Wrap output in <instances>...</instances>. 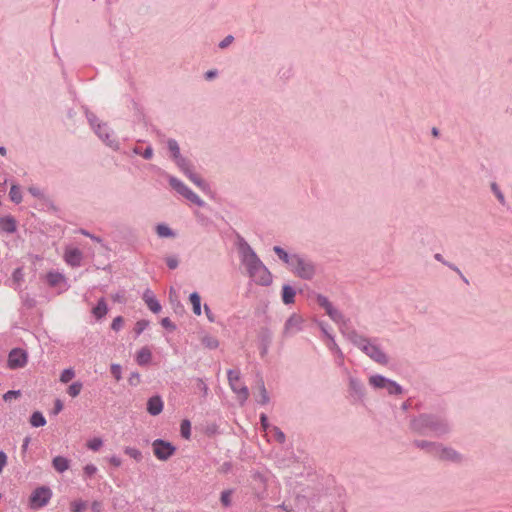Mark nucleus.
Instances as JSON below:
<instances>
[{
  "label": "nucleus",
  "instance_id": "nucleus-1",
  "mask_svg": "<svg viewBox=\"0 0 512 512\" xmlns=\"http://www.w3.org/2000/svg\"><path fill=\"white\" fill-rule=\"evenodd\" d=\"M242 262L245 265L249 276L259 285H269L272 282L270 271L263 265L255 252L249 247L241 249Z\"/></svg>",
  "mask_w": 512,
  "mask_h": 512
},
{
  "label": "nucleus",
  "instance_id": "nucleus-2",
  "mask_svg": "<svg viewBox=\"0 0 512 512\" xmlns=\"http://www.w3.org/2000/svg\"><path fill=\"white\" fill-rule=\"evenodd\" d=\"M354 342L363 352L376 362L381 364H385L387 362L386 356L382 351L377 346L369 343L366 339L357 338Z\"/></svg>",
  "mask_w": 512,
  "mask_h": 512
},
{
  "label": "nucleus",
  "instance_id": "nucleus-3",
  "mask_svg": "<svg viewBox=\"0 0 512 512\" xmlns=\"http://www.w3.org/2000/svg\"><path fill=\"white\" fill-rule=\"evenodd\" d=\"M228 380L231 389L237 394L241 404H243L249 397L247 387L240 381V376L237 371L230 370L228 372Z\"/></svg>",
  "mask_w": 512,
  "mask_h": 512
},
{
  "label": "nucleus",
  "instance_id": "nucleus-4",
  "mask_svg": "<svg viewBox=\"0 0 512 512\" xmlns=\"http://www.w3.org/2000/svg\"><path fill=\"white\" fill-rule=\"evenodd\" d=\"M152 448L155 457L161 461L168 460L176 451L174 445L161 439L153 441Z\"/></svg>",
  "mask_w": 512,
  "mask_h": 512
},
{
  "label": "nucleus",
  "instance_id": "nucleus-5",
  "mask_svg": "<svg viewBox=\"0 0 512 512\" xmlns=\"http://www.w3.org/2000/svg\"><path fill=\"white\" fill-rule=\"evenodd\" d=\"M52 491L48 487H39L30 496V506L33 509L45 506L51 499Z\"/></svg>",
  "mask_w": 512,
  "mask_h": 512
},
{
  "label": "nucleus",
  "instance_id": "nucleus-6",
  "mask_svg": "<svg viewBox=\"0 0 512 512\" xmlns=\"http://www.w3.org/2000/svg\"><path fill=\"white\" fill-rule=\"evenodd\" d=\"M290 269L299 277L307 279L311 278L314 273L313 266L299 256L293 259Z\"/></svg>",
  "mask_w": 512,
  "mask_h": 512
},
{
  "label": "nucleus",
  "instance_id": "nucleus-7",
  "mask_svg": "<svg viewBox=\"0 0 512 512\" xmlns=\"http://www.w3.org/2000/svg\"><path fill=\"white\" fill-rule=\"evenodd\" d=\"M27 353L22 349H13L8 356V367L10 369L22 368L27 364Z\"/></svg>",
  "mask_w": 512,
  "mask_h": 512
},
{
  "label": "nucleus",
  "instance_id": "nucleus-8",
  "mask_svg": "<svg viewBox=\"0 0 512 512\" xmlns=\"http://www.w3.org/2000/svg\"><path fill=\"white\" fill-rule=\"evenodd\" d=\"M317 303L326 310V313L331 317L332 320L335 322L342 320L341 313L332 307V304L326 297L321 295L317 296Z\"/></svg>",
  "mask_w": 512,
  "mask_h": 512
},
{
  "label": "nucleus",
  "instance_id": "nucleus-9",
  "mask_svg": "<svg viewBox=\"0 0 512 512\" xmlns=\"http://www.w3.org/2000/svg\"><path fill=\"white\" fill-rule=\"evenodd\" d=\"M64 259L67 264L73 267L79 266L82 260V253L77 248L69 247L65 250Z\"/></svg>",
  "mask_w": 512,
  "mask_h": 512
},
{
  "label": "nucleus",
  "instance_id": "nucleus-10",
  "mask_svg": "<svg viewBox=\"0 0 512 512\" xmlns=\"http://www.w3.org/2000/svg\"><path fill=\"white\" fill-rule=\"evenodd\" d=\"M163 410V401L159 396L151 397L147 402V411L156 416L160 414Z\"/></svg>",
  "mask_w": 512,
  "mask_h": 512
},
{
  "label": "nucleus",
  "instance_id": "nucleus-11",
  "mask_svg": "<svg viewBox=\"0 0 512 512\" xmlns=\"http://www.w3.org/2000/svg\"><path fill=\"white\" fill-rule=\"evenodd\" d=\"M0 229L7 233H14L17 230V222L12 216L1 217Z\"/></svg>",
  "mask_w": 512,
  "mask_h": 512
},
{
  "label": "nucleus",
  "instance_id": "nucleus-12",
  "mask_svg": "<svg viewBox=\"0 0 512 512\" xmlns=\"http://www.w3.org/2000/svg\"><path fill=\"white\" fill-rule=\"evenodd\" d=\"M143 299L152 312L158 313L161 310V305L150 290L144 292Z\"/></svg>",
  "mask_w": 512,
  "mask_h": 512
},
{
  "label": "nucleus",
  "instance_id": "nucleus-13",
  "mask_svg": "<svg viewBox=\"0 0 512 512\" xmlns=\"http://www.w3.org/2000/svg\"><path fill=\"white\" fill-rule=\"evenodd\" d=\"M46 281L51 287H58L65 284V277L59 272H49L46 275Z\"/></svg>",
  "mask_w": 512,
  "mask_h": 512
},
{
  "label": "nucleus",
  "instance_id": "nucleus-14",
  "mask_svg": "<svg viewBox=\"0 0 512 512\" xmlns=\"http://www.w3.org/2000/svg\"><path fill=\"white\" fill-rule=\"evenodd\" d=\"M52 466L57 472L63 473L69 469L70 461L63 456H56L52 460Z\"/></svg>",
  "mask_w": 512,
  "mask_h": 512
},
{
  "label": "nucleus",
  "instance_id": "nucleus-15",
  "mask_svg": "<svg viewBox=\"0 0 512 512\" xmlns=\"http://www.w3.org/2000/svg\"><path fill=\"white\" fill-rule=\"evenodd\" d=\"M152 354L147 347L140 349L136 355V362L139 365H146L151 361Z\"/></svg>",
  "mask_w": 512,
  "mask_h": 512
},
{
  "label": "nucleus",
  "instance_id": "nucleus-16",
  "mask_svg": "<svg viewBox=\"0 0 512 512\" xmlns=\"http://www.w3.org/2000/svg\"><path fill=\"white\" fill-rule=\"evenodd\" d=\"M388 382L389 379H386L381 375H373L369 378V383L375 388H386Z\"/></svg>",
  "mask_w": 512,
  "mask_h": 512
},
{
  "label": "nucleus",
  "instance_id": "nucleus-17",
  "mask_svg": "<svg viewBox=\"0 0 512 512\" xmlns=\"http://www.w3.org/2000/svg\"><path fill=\"white\" fill-rule=\"evenodd\" d=\"M30 424L33 427H43L46 425V419L41 412H34L30 417Z\"/></svg>",
  "mask_w": 512,
  "mask_h": 512
},
{
  "label": "nucleus",
  "instance_id": "nucleus-18",
  "mask_svg": "<svg viewBox=\"0 0 512 512\" xmlns=\"http://www.w3.org/2000/svg\"><path fill=\"white\" fill-rule=\"evenodd\" d=\"M295 291L292 287L285 285L282 291V299L285 304H291L294 302Z\"/></svg>",
  "mask_w": 512,
  "mask_h": 512
},
{
  "label": "nucleus",
  "instance_id": "nucleus-19",
  "mask_svg": "<svg viewBox=\"0 0 512 512\" xmlns=\"http://www.w3.org/2000/svg\"><path fill=\"white\" fill-rule=\"evenodd\" d=\"M274 251H275V253L279 256V258H280L281 260H283L286 264H288V265H289V267H291V266H292L293 259L298 257V256H296V255L289 256V255L287 254V252H286V251H284V250H283L282 248H280L279 246H275V247H274Z\"/></svg>",
  "mask_w": 512,
  "mask_h": 512
},
{
  "label": "nucleus",
  "instance_id": "nucleus-20",
  "mask_svg": "<svg viewBox=\"0 0 512 512\" xmlns=\"http://www.w3.org/2000/svg\"><path fill=\"white\" fill-rule=\"evenodd\" d=\"M190 302L193 307V312L195 315H201V298L198 293L194 292L190 295Z\"/></svg>",
  "mask_w": 512,
  "mask_h": 512
},
{
  "label": "nucleus",
  "instance_id": "nucleus-21",
  "mask_svg": "<svg viewBox=\"0 0 512 512\" xmlns=\"http://www.w3.org/2000/svg\"><path fill=\"white\" fill-rule=\"evenodd\" d=\"M168 147L169 150L173 153V157L177 161V164L179 166H182L183 159L179 156V146L175 140H169L168 141Z\"/></svg>",
  "mask_w": 512,
  "mask_h": 512
},
{
  "label": "nucleus",
  "instance_id": "nucleus-22",
  "mask_svg": "<svg viewBox=\"0 0 512 512\" xmlns=\"http://www.w3.org/2000/svg\"><path fill=\"white\" fill-rule=\"evenodd\" d=\"M107 313V305L104 300H100L97 306L93 309V314L96 318L100 319Z\"/></svg>",
  "mask_w": 512,
  "mask_h": 512
},
{
  "label": "nucleus",
  "instance_id": "nucleus-23",
  "mask_svg": "<svg viewBox=\"0 0 512 512\" xmlns=\"http://www.w3.org/2000/svg\"><path fill=\"white\" fill-rule=\"evenodd\" d=\"M440 458L455 461L459 459V455L454 450L443 448L440 450Z\"/></svg>",
  "mask_w": 512,
  "mask_h": 512
},
{
  "label": "nucleus",
  "instance_id": "nucleus-24",
  "mask_svg": "<svg viewBox=\"0 0 512 512\" xmlns=\"http://www.w3.org/2000/svg\"><path fill=\"white\" fill-rule=\"evenodd\" d=\"M267 434H269L271 437H273L279 443H283L285 440L284 433L279 428H277L275 426H272L270 428L269 432H267Z\"/></svg>",
  "mask_w": 512,
  "mask_h": 512
},
{
  "label": "nucleus",
  "instance_id": "nucleus-25",
  "mask_svg": "<svg viewBox=\"0 0 512 512\" xmlns=\"http://www.w3.org/2000/svg\"><path fill=\"white\" fill-rule=\"evenodd\" d=\"M170 184L175 190H177L183 196H185V194H187V192L190 190L182 182L175 178H172L170 180Z\"/></svg>",
  "mask_w": 512,
  "mask_h": 512
},
{
  "label": "nucleus",
  "instance_id": "nucleus-26",
  "mask_svg": "<svg viewBox=\"0 0 512 512\" xmlns=\"http://www.w3.org/2000/svg\"><path fill=\"white\" fill-rule=\"evenodd\" d=\"M9 196H10V199L17 204L22 201L21 191L17 185L11 186Z\"/></svg>",
  "mask_w": 512,
  "mask_h": 512
},
{
  "label": "nucleus",
  "instance_id": "nucleus-27",
  "mask_svg": "<svg viewBox=\"0 0 512 512\" xmlns=\"http://www.w3.org/2000/svg\"><path fill=\"white\" fill-rule=\"evenodd\" d=\"M82 388H83L82 383H81V382H79V381H77V382L72 383V384L68 387V389H67V393H68L71 397L75 398V397H77V396L80 394V392H81Z\"/></svg>",
  "mask_w": 512,
  "mask_h": 512
},
{
  "label": "nucleus",
  "instance_id": "nucleus-28",
  "mask_svg": "<svg viewBox=\"0 0 512 512\" xmlns=\"http://www.w3.org/2000/svg\"><path fill=\"white\" fill-rule=\"evenodd\" d=\"M86 446L88 449L92 451H98L103 446V441L101 438L95 437L86 442Z\"/></svg>",
  "mask_w": 512,
  "mask_h": 512
},
{
  "label": "nucleus",
  "instance_id": "nucleus-29",
  "mask_svg": "<svg viewBox=\"0 0 512 512\" xmlns=\"http://www.w3.org/2000/svg\"><path fill=\"white\" fill-rule=\"evenodd\" d=\"M180 432L183 438L189 439L191 436V423L189 420H183L180 425Z\"/></svg>",
  "mask_w": 512,
  "mask_h": 512
},
{
  "label": "nucleus",
  "instance_id": "nucleus-30",
  "mask_svg": "<svg viewBox=\"0 0 512 512\" xmlns=\"http://www.w3.org/2000/svg\"><path fill=\"white\" fill-rule=\"evenodd\" d=\"M86 508L87 504L82 500H74L70 503L71 512H84Z\"/></svg>",
  "mask_w": 512,
  "mask_h": 512
},
{
  "label": "nucleus",
  "instance_id": "nucleus-31",
  "mask_svg": "<svg viewBox=\"0 0 512 512\" xmlns=\"http://www.w3.org/2000/svg\"><path fill=\"white\" fill-rule=\"evenodd\" d=\"M75 377V371L72 368L64 369L60 374V381L68 383Z\"/></svg>",
  "mask_w": 512,
  "mask_h": 512
},
{
  "label": "nucleus",
  "instance_id": "nucleus-32",
  "mask_svg": "<svg viewBox=\"0 0 512 512\" xmlns=\"http://www.w3.org/2000/svg\"><path fill=\"white\" fill-rule=\"evenodd\" d=\"M257 401L261 404H266L269 401V397L267 395V391L265 389L263 382L259 383V395Z\"/></svg>",
  "mask_w": 512,
  "mask_h": 512
},
{
  "label": "nucleus",
  "instance_id": "nucleus-33",
  "mask_svg": "<svg viewBox=\"0 0 512 512\" xmlns=\"http://www.w3.org/2000/svg\"><path fill=\"white\" fill-rule=\"evenodd\" d=\"M124 453L136 461H140L142 459V453L136 448L126 447L124 449Z\"/></svg>",
  "mask_w": 512,
  "mask_h": 512
},
{
  "label": "nucleus",
  "instance_id": "nucleus-34",
  "mask_svg": "<svg viewBox=\"0 0 512 512\" xmlns=\"http://www.w3.org/2000/svg\"><path fill=\"white\" fill-rule=\"evenodd\" d=\"M202 343L203 345H205L206 347L210 348V349H215L218 347V341L216 338L214 337H211V336H205L202 338Z\"/></svg>",
  "mask_w": 512,
  "mask_h": 512
},
{
  "label": "nucleus",
  "instance_id": "nucleus-35",
  "mask_svg": "<svg viewBox=\"0 0 512 512\" xmlns=\"http://www.w3.org/2000/svg\"><path fill=\"white\" fill-rule=\"evenodd\" d=\"M385 389H387L389 394H400L402 392L401 387L396 382L391 380H389Z\"/></svg>",
  "mask_w": 512,
  "mask_h": 512
},
{
  "label": "nucleus",
  "instance_id": "nucleus-36",
  "mask_svg": "<svg viewBox=\"0 0 512 512\" xmlns=\"http://www.w3.org/2000/svg\"><path fill=\"white\" fill-rule=\"evenodd\" d=\"M97 471H98L97 467L93 464H87L83 468V474L85 477H88V478L94 476L97 473Z\"/></svg>",
  "mask_w": 512,
  "mask_h": 512
},
{
  "label": "nucleus",
  "instance_id": "nucleus-37",
  "mask_svg": "<svg viewBox=\"0 0 512 512\" xmlns=\"http://www.w3.org/2000/svg\"><path fill=\"white\" fill-rule=\"evenodd\" d=\"M21 396V392L19 390H10L3 395L4 401H11L12 399H17Z\"/></svg>",
  "mask_w": 512,
  "mask_h": 512
},
{
  "label": "nucleus",
  "instance_id": "nucleus-38",
  "mask_svg": "<svg viewBox=\"0 0 512 512\" xmlns=\"http://www.w3.org/2000/svg\"><path fill=\"white\" fill-rule=\"evenodd\" d=\"M185 198H187L189 201H191L192 203H195L197 205H202L203 204V201L199 198V196H197L194 192H192L191 190H189L187 192V194H185L184 196Z\"/></svg>",
  "mask_w": 512,
  "mask_h": 512
},
{
  "label": "nucleus",
  "instance_id": "nucleus-39",
  "mask_svg": "<svg viewBox=\"0 0 512 512\" xmlns=\"http://www.w3.org/2000/svg\"><path fill=\"white\" fill-rule=\"evenodd\" d=\"M231 495H232V491L231 490H226V491H223L222 494H221V502L224 506H229L231 504Z\"/></svg>",
  "mask_w": 512,
  "mask_h": 512
},
{
  "label": "nucleus",
  "instance_id": "nucleus-40",
  "mask_svg": "<svg viewBox=\"0 0 512 512\" xmlns=\"http://www.w3.org/2000/svg\"><path fill=\"white\" fill-rule=\"evenodd\" d=\"M157 233L161 237H168L172 235V232L169 227L165 225H158L157 226Z\"/></svg>",
  "mask_w": 512,
  "mask_h": 512
},
{
  "label": "nucleus",
  "instance_id": "nucleus-41",
  "mask_svg": "<svg viewBox=\"0 0 512 512\" xmlns=\"http://www.w3.org/2000/svg\"><path fill=\"white\" fill-rule=\"evenodd\" d=\"M148 326V322L145 320H140L135 324L134 331L136 335H140Z\"/></svg>",
  "mask_w": 512,
  "mask_h": 512
},
{
  "label": "nucleus",
  "instance_id": "nucleus-42",
  "mask_svg": "<svg viewBox=\"0 0 512 512\" xmlns=\"http://www.w3.org/2000/svg\"><path fill=\"white\" fill-rule=\"evenodd\" d=\"M111 374L114 376L116 381H119L122 377L121 366L118 364L111 365Z\"/></svg>",
  "mask_w": 512,
  "mask_h": 512
},
{
  "label": "nucleus",
  "instance_id": "nucleus-43",
  "mask_svg": "<svg viewBox=\"0 0 512 512\" xmlns=\"http://www.w3.org/2000/svg\"><path fill=\"white\" fill-rule=\"evenodd\" d=\"M124 320L121 316L116 317L112 322V329L115 331H119L123 326Z\"/></svg>",
  "mask_w": 512,
  "mask_h": 512
},
{
  "label": "nucleus",
  "instance_id": "nucleus-44",
  "mask_svg": "<svg viewBox=\"0 0 512 512\" xmlns=\"http://www.w3.org/2000/svg\"><path fill=\"white\" fill-rule=\"evenodd\" d=\"M128 382L132 386H136L140 383V375L138 373H131L128 378Z\"/></svg>",
  "mask_w": 512,
  "mask_h": 512
},
{
  "label": "nucleus",
  "instance_id": "nucleus-45",
  "mask_svg": "<svg viewBox=\"0 0 512 512\" xmlns=\"http://www.w3.org/2000/svg\"><path fill=\"white\" fill-rule=\"evenodd\" d=\"M260 420H261V425H262L263 430H264L266 433H267V432H269V430H270V428H271L272 426H270V425L268 424V418H267V416H266L265 414H261V416H260Z\"/></svg>",
  "mask_w": 512,
  "mask_h": 512
},
{
  "label": "nucleus",
  "instance_id": "nucleus-46",
  "mask_svg": "<svg viewBox=\"0 0 512 512\" xmlns=\"http://www.w3.org/2000/svg\"><path fill=\"white\" fill-rule=\"evenodd\" d=\"M8 457L4 451H0V474L3 472L4 467L7 465Z\"/></svg>",
  "mask_w": 512,
  "mask_h": 512
},
{
  "label": "nucleus",
  "instance_id": "nucleus-47",
  "mask_svg": "<svg viewBox=\"0 0 512 512\" xmlns=\"http://www.w3.org/2000/svg\"><path fill=\"white\" fill-rule=\"evenodd\" d=\"M161 324L165 328H168V329H171V330L175 329V325L171 322V320L169 318H163L162 321H161Z\"/></svg>",
  "mask_w": 512,
  "mask_h": 512
},
{
  "label": "nucleus",
  "instance_id": "nucleus-48",
  "mask_svg": "<svg viewBox=\"0 0 512 512\" xmlns=\"http://www.w3.org/2000/svg\"><path fill=\"white\" fill-rule=\"evenodd\" d=\"M108 461H109V463H110L111 465H113V466H115V467H119V466H121V464H122L121 459H120L119 457H117V456H112V457H110V458L108 459Z\"/></svg>",
  "mask_w": 512,
  "mask_h": 512
},
{
  "label": "nucleus",
  "instance_id": "nucleus-49",
  "mask_svg": "<svg viewBox=\"0 0 512 512\" xmlns=\"http://www.w3.org/2000/svg\"><path fill=\"white\" fill-rule=\"evenodd\" d=\"M91 509L93 512H102V503L99 501H94L91 504Z\"/></svg>",
  "mask_w": 512,
  "mask_h": 512
},
{
  "label": "nucleus",
  "instance_id": "nucleus-50",
  "mask_svg": "<svg viewBox=\"0 0 512 512\" xmlns=\"http://www.w3.org/2000/svg\"><path fill=\"white\" fill-rule=\"evenodd\" d=\"M492 189H493L494 193L496 194L497 198L499 199V201L503 203L504 202V196L499 191V189L497 188L496 184L492 185Z\"/></svg>",
  "mask_w": 512,
  "mask_h": 512
},
{
  "label": "nucleus",
  "instance_id": "nucleus-51",
  "mask_svg": "<svg viewBox=\"0 0 512 512\" xmlns=\"http://www.w3.org/2000/svg\"><path fill=\"white\" fill-rule=\"evenodd\" d=\"M233 41V37L232 36H227L223 41H221V43L219 44V46L221 48H225L227 47L228 45H230Z\"/></svg>",
  "mask_w": 512,
  "mask_h": 512
},
{
  "label": "nucleus",
  "instance_id": "nucleus-52",
  "mask_svg": "<svg viewBox=\"0 0 512 512\" xmlns=\"http://www.w3.org/2000/svg\"><path fill=\"white\" fill-rule=\"evenodd\" d=\"M63 409V403L58 399L55 401V405H54V414H58L59 412H61Z\"/></svg>",
  "mask_w": 512,
  "mask_h": 512
},
{
  "label": "nucleus",
  "instance_id": "nucleus-53",
  "mask_svg": "<svg viewBox=\"0 0 512 512\" xmlns=\"http://www.w3.org/2000/svg\"><path fill=\"white\" fill-rule=\"evenodd\" d=\"M167 265L170 269H175L178 266V261L175 258H168Z\"/></svg>",
  "mask_w": 512,
  "mask_h": 512
},
{
  "label": "nucleus",
  "instance_id": "nucleus-54",
  "mask_svg": "<svg viewBox=\"0 0 512 512\" xmlns=\"http://www.w3.org/2000/svg\"><path fill=\"white\" fill-rule=\"evenodd\" d=\"M152 155H153L152 148L151 147L146 148V150H145V152L143 154L144 158L150 159L152 157Z\"/></svg>",
  "mask_w": 512,
  "mask_h": 512
},
{
  "label": "nucleus",
  "instance_id": "nucleus-55",
  "mask_svg": "<svg viewBox=\"0 0 512 512\" xmlns=\"http://www.w3.org/2000/svg\"><path fill=\"white\" fill-rule=\"evenodd\" d=\"M190 179L199 187L203 186V182L196 176H191Z\"/></svg>",
  "mask_w": 512,
  "mask_h": 512
},
{
  "label": "nucleus",
  "instance_id": "nucleus-56",
  "mask_svg": "<svg viewBox=\"0 0 512 512\" xmlns=\"http://www.w3.org/2000/svg\"><path fill=\"white\" fill-rule=\"evenodd\" d=\"M30 443V438L29 437H26L23 441V444H22V451L25 452L28 448V445Z\"/></svg>",
  "mask_w": 512,
  "mask_h": 512
},
{
  "label": "nucleus",
  "instance_id": "nucleus-57",
  "mask_svg": "<svg viewBox=\"0 0 512 512\" xmlns=\"http://www.w3.org/2000/svg\"><path fill=\"white\" fill-rule=\"evenodd\" d=\"M29 192L34 196H40V191L37 188L31 187L29 188Z\"/></svg>",
  "mask_w": 512,
  "mask_h": 512
},
{
  "label": "nucleus",
  "instance_id": "nucleus-58",
  "mask_svg": "<svg viewBox=\"0 0 512 512\" xmlns=\"http://www.w3.org/2000/svg\"><path fill=\"white\" fill-rule=\"evenodd\" d=\"M204 309H205V312H206V314H207L208 319H209L210 321H213V317H212V315H211V313H210V309L208 308V306H207V305H205V306H204Z\"/></svg>",
  "mask_w": 512,
  "mask_h": 512
},
{
  "label": "nucleus",
  "instance_id": "nucleus-59",
  "mask_svg": "<svg viewBox=\"0 0 512 512\" xmlns=\"http://www.w3.org/2000/svg\"><path fill=\"white\" fill-rule=\"evenodd\" d=\"M215 75H216V72H215V71H208V72L206 73V78H207V79H212Z\"/></svg>",
  "mask_w": 512,
  "mask_h": 512
},
{
  "label": "nucleus",
  "instance_id": "nucleus-60",
  "mask_svg": "<svg viewBox=\"0 0 512 512\" xmlns=\"http://www.w3.org/2000/svg\"><path fill=\"white\" fill-rule=\"evenodd\" d=\"M0 154L3 156L6 155V149L4 147H0Z\"/></svg>",
  "mask_w": 512,
  "mask_h": 512
},
{
  "label": "nucleus",
  "instance_id": "nucleus-61",
  "mask_svg": "<svg viewBox=\"0 0 512 512\" xmlns=\"http://www.w3.org/2000/svg\"><path fill=\"white\" fill-rule=\"evenodd\" d=\"M435 258L438 260V261H442V256L440 254H436L435 255Z\"/></svg>",
  "mask_w": 512,
  "mask_h": 512
},
{
  "label": "nucleus",
  "instance_id": "nucleus-62",
  "mask_svg": "<svg viewBox=\"0 0 512 512\" xmlns=\"http://www.w3.org/2000/svg\"><path fill=\"white\" fill-rule=\"evenodd\" d=\"M101 130H102L101 126H98V131L97 132L99 133L100 137H103Z\"/></svg>",
  "mask_w": 512,
  "mask_h": 512
},
{
  "label": "nucleus",
  "instance_id": "nucleus-63",
  "mask_svg": "<svg viewBox=\"0 0 512 512\" xmlns=\"http://www.w3.org/2000/svg\"><path fill=\"white\" fill-rule=\"evenodd\" d=\"M433 135H434V136H437V135H438V131H437L435 128L433 129Z\"/></svg>",
  "mask_w": 512,
  "mask_h": 512
},
{
  "label": "nucleus",
  "instance_id": "nucleus-64",
  "mask_svg": "<svg viewBox=\"0 0 512 512\" xmlns=\"http://www.w3.org/2000/svg\"><path fill=\"white\" fill-rule=\"evenodd\" d=\"M109 139V134H105V141Z\"/></svg>",
  "mask_w": 512,
  "mask_h": 512
}]
</instances>
